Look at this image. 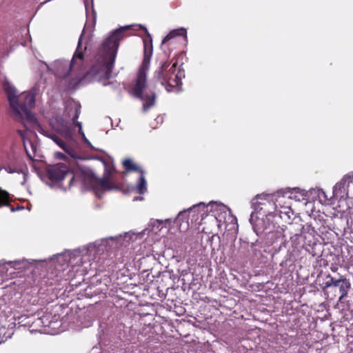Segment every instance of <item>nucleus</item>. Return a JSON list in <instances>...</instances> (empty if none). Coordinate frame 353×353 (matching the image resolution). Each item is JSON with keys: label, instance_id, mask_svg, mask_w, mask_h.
Returning a JSON list of instances; mask_svg holds the SVG:
<instances>
[{"label": "nucleus", "instance_id": "1", "mask_svg": "<svg viewBox=\"0 0 353 353\" xmlns=\"http://www.w3.org/2000/svg\"><path fill=\"white\" fill-rule=\"evenodd\" d=\"M130 28V26H123L110 32L90 61L88 74L97 81L104 80L103 85L110 83L106 81L111 77L119 41L123 39L124 32Z\"/></svg>", "mask_w": 353, "mask_h": 353}, {"label": "nucleus", "instance_id": "2", "mask_svg": "<svg viewBox=\"0 0 353 353\" xmlns=\"http://www.w3.org/2000/svg\"><path fill=\"white\" fill-rule=\"evenodd\" d=\"M43 83L38 82L29 92L17 94L16 88L8 81H5L3 86L8 95L10 107L12 110V117L26 127V123L34 124L37 119L31 112L34 106L35 97L44 89Z\"/></svg>", "mask_w": 353, "mask_h": 353}, {"label": "nucleus", "instance_id": "3", "mask_svg": "<svg viewBox=\"0 0 353 353\" xmlns=\"http://www.w3.org/2000/svg\"><path fill=\"white\" fill-rule=\"evenodd\" d=\"M146 37L143 39L145 56L141 68L139 70L137 79L132 85L131 94L143 102V110L146 112L154 105L155 94L153 90L148 94L146 92L147 72L150 67V57L152 55V37L145 28H143Z\"/></svg>", "mask_w": 353, "mask_h": 353}, {"label": "nucleus", "instance_id": "4", "mask_svg": "<svg viewBox=\"0 0 353 353\" xmlns=\"http://www.w3.org/2000/svg\"><path fill=\"white\" fill-rule=\"evenodd\" d=\"M277 216L275 212H270L266 219L257 218L256 223H252V228L261 243L266 246H271L275 243H282L284 241L283 230L274 221Z\"/></svg>", "mask_w": 353, "mask_h": 353}, {"label": "nucleus", "instance_id": "5", "mask_svg": "<svg viewBox=\"0 0 353 353\" xmlns=\"http://www.w3.org/2000/svg\"><path fill=\"white\" fill-rule=\"evenodd\" d=\"M177 63H170L165 61L154 71L150 80V86L154 90L159 83L164 87L168 92H179L181 90V74L179 72L176 74Z\"/></svg>", "mask_w": 353, "mask_h": 353}, {"label": "nucleus", "instance_id": "6", "mask_svg": "<svg viewBox=\"0 0 353 353\" xmlns=\"http://www.w3.org/2000/svg\"><path fill=\"white\" fill-rule=\"evenodd\" d=\"M85 32L83 29L81 36L79 38L77 47L75 52L72 57V60L68 63L65 60L58 59L54 61L51 65L44 63L46 68L52 72L57 77L60 79H65L69 77L72 70L76 65L80 66L84 62V50H86V46L83 49L82 48V39Z\"/></svg>", "mask_w": 353, "mask_h": 353}, {"label": "nucleus", "instance_id": "7", "mask_svg": "<svg viewBox=\"0 0 353 353\" xmlns=\"http://www.w3.org/2000/svg\"><path fill=\"white\" fill-rule=\"evenodd\" d=\"M136 239V234L131 232H124L123 234H121L115 236L103 238L88 245L85 254L94 256L112 248L127 247L131 241H134Z\"/></svg>", "mask_w": 353, "mask_h": 353}, {"label": "nucleus", "instance_id": "8", "mask_svg": "<svg viewBox=\"0 0 353 353\" xmlns=\"http://www.w3.org/2000/svg\"><path fill=\"white\" fill-rule=\"evenodd\" d=\"M104 165V174L102 179L96 176L91 170L82 172V181L85 186L94 190H112L115 188L112 185V175L115 170L114 165L104 159H101Z\"/></svg>", "mask_w": 353, "mask_h": 353}, {"label": "nucleus", "instance_id": "9", "mask_svg": "<svg viewBox=\"0 0 353 353\" xmlns=\"http://www.w3.org/2000/svg\"><path fill=\"white\" fill-rule=\"evenodd\" d=\"M49 179L54 183H59L65 178H69L68 187L70 188L75 179L73 172L65 164L60 163L49 168L47 170Z\"/></svg>", "mask_w": 353, "mask_h": 353}, {"label": "nucleus", "instance_id": "10", "mask_svg": "<svg viewBox=\"0 0 353 353\" xmlns=\"http://www.w3.org/2000/svg\"><path fill=\"white\" fill-rule=\"evenodd\" d=\"M50 124L53 130L63 136L66 140L73 141V131L69 122L63 119L62 116L57 115L53 117L50 119Z\"/></svg>", "mask_w": 353, "mask_h": 353}, {"label": "nucleus", "instance_id": "11", "mask_svg": "<svg viewBox=\"0 0 353 353\" xmlns=\"http://www.w3.org/2000/svg\"><path fill=\"white\" fill-rule=\"evenodd\" d=\"M32 263L30 261L27 259H21V260H16V261H0V276H12V274H14V272H10L8 273V271L10 269L13 270H26L29 267V265Z\"/></svg>", "mask_w": 353, "mask_h": 353}, {"label": "nucleus", "instance_id": "12", "mask_svg": "<svg viewBox=\"0 0 353 353\" xmlns=\"http://www.w3.org/2000/svg\"><path fill=\"white\" fill-rule=\"evenodd\" d=\"M267 205H272L270 202H266V199L263 197L262 195H257L254 199L252 201V206L254 209V211L252 212L250 218V222L252 225V223H256V219L259 218V216L256 217V220H254L255 214H259L262 216V218L266 219V215L270 212L267 213L265 208Z\"/></svg>", "mask_w": 353, "mask_h": 353}, {"label": "nucleus", "instance_id": "13", "mask_svg": "<svg viewBox=\"0 0 353 353\" xmlns=\"http://www.w3.org/2000/svg\"><path fill=\"white\" fill-rule=\"evenodd\" d=\"M37 122L36 123V124ZM26 127L24 125L26 130H18L17 132L22 138L23 144L26 150L27 156L30 159L33 160V158L36 156L37 146L30 140H26L27 130L29 129L28 125H34V124H30L26 123ZM35 125V123H34Z\"/></svg>", "mask_w": 353, "mask_h": 353}, {"label": "nucleus", "instance_id": "14", "mask_svg": "<svg viewBox=\"0 0 353 353\" xmlns=\"http://www.w3.org/2000/svg\"><path fill=\"white\" fill-rule=\"evenodd\" d=\"M81 104L74 100H69L65 103V113L66 116L71 118L73 125L79 122L77 119L81 112Z\"/></svg>", "mask_w": 353, "mask_h": 353}, {"label": "nucleus", "instance_id": "15", "mask_svg": "<svg viewBox=\"0 0 353 353\" xmlns=\"http://www.w3.org/2000/svg\"><path fill=\"white\" fill-rule=\"evenodd\" d=\"M41 133L53 140L54 142L56 143L66 153H68L71 157H74V151L72 149V148L65 143L63 141H62L59 137H58L54 132L42 129Z\"/></svg>", "mask_w": 353, "mask_h": 353}, {"label": "nucleus", "instance_id": "16", "mask_svg": "<svg viewBox=\"0 0 353 353\" xmlns=\"http://www.w3.org/2000/svg\"><path fill=\"white\" fill-rule=\"evenodd\" d=\"M5 170L8 173H22L23 177H25L28 172L27 165L22 162H17L14 164L8 165L5 168Z\"/></svg>", "mask_w": 353, "mask_h": 353}, {"label": "nucleus", "instance_id": "17", "mask_svg": "<svg viewBox=\"0 0 353 353\" xmlns=\"http://www.w3.org/2000/svg\"><path fill=\"white\" fill-rule=\"evenodd\" d=\"M55 321H53L50 319V316L48 314L43 315L41 317H37L33 322L32 325L35 327H49L54 328V323Z\"/></svg>", "mask_w": 353, "mask_h": 353}, {"label": "nucleus", "instance_id": "18", "mask_svg": "<svg viewBox=\"0 0 353 353\" xmlns=\"http://www.w3.org/2000/svg\"><path fill=\"white\" fill-rule=\"evenodd\" d=\"M187 32L185 28H179L176 30H173L171 32H169L168 34H167L163 39L161 46H163L164 43H165L169 40L176 37L177 36H185L186 37Z\"/></svg>", "mask_w": 353, "mask_h": 353}, {"label": "nucleus", "instance_id": "19", "mask_svg": "<svg viewBox=\"0 0 353 353\" xmlns=\"http://www.w3.org/2000/svg\"><path fill=\"white\" fill-rule=\"evenodd\" d=\"M350 287V283L345 279H341V281L338 283V286L341 296L339 300L341 301L347 294V290Z\"/></svg>", "mask_w": 353, "mask_h": 353}, {"label": "nucleus", "instance_id": "20", "mask_svg": "<svg viewBox=\"0 0 353 353\" xmlns=\"http://www.w3.org/2000/svg\"><path fill=\"white\" fill-rule=\"evenodd\" d=\"M141 175L139 177V182L137 186V192L140 194H144L147 191V183L145 177L143 176V172H140Z\"/></svg>", "mask_w": 353, "mask_h": 353}, {"label": "nucleus", "instance_id": "21", "mask_svg": "<svg viewBox=\"0 0 353 353\" xmlns=\"http://www.w3.org/2000/svg\"><path fill=\"white\" fill-rule=\"evenodd\" d=\"M248 247H250L248 252L249 254L252 256H256L259 250H258L256 248V245H260L262 243L260 241V239H256L254 242L245 243Z\"/></svg>", "mask_w": 353, "mask_h": 353}, {"label": "nucleus", "instance_id": "22", "mask_svg": "<svg viewBox=\"0 0 353 353\" xmlns=\"http://www.w3.org/2000/svg\"><path fill=\"white\" fill-rule=\"evenodd\" d=\"M123 165L128 171L141 172L142 170L139 165L134 164L130 159L124 160Z\"/></svg>", "mask_w": 353, "mask_h": 353}, {"label": "nucleus", "instance_id": "23", "mask_svg": "<svg viewBox=\"0 0 353 353\" xmlns=\"http://www.w3.org/2000/svg\"><path fill=\"white\" fill-rule=\"evenodd\" d=\"M10 200L9 194L6 191L0 189V207L9 205Z\"/></svg>", "mask_w": 353, "mask_h": 353}, {"label": "nucleus", "instance_id": "24", "mask_svg": "<svg viewBox=\"0 0 353 353\" xmlns=\"http://www.w3.org/2000/svg\"><path fill=\"white\" fill-rule=\"evenodd\" d=\"M301 232L303 234H307L312 237H314L315 234H316L314 228L308 223L303 225L301 228Z\"/></svg>", "mask_w": 353, "mask_h": 353}, {"label": "nucleus", "instance_id": "25", "mask_svg": "<svg viewBox=\"0 0 353 353\" xmlns=\"http://www.w3.org/2000/svg\"><path fill=\"white\" fill-rule=\"evenodd\" d=\"M75 127H78L79 128V135L81 136L83 141L86 143L88 146L92 148L90 142L89 141V140L86 138L83 131V129H82V123L81 122H76L75 124L74 125Z\"/></svg>", "mask_w": 353, "mask_h": 353}, {"label": "nucleus", "instance_id": "26", "mask_svg": "<svg viewBox=\"0 0 353 353\" xmlns=\"http://www.w3.org/2000/svg\"><path fill=\"white\" fill-rule=\"evenodd\" d=\"M339 281H341V279H335L333 277H332L331 276L328 275L327 276V280L324 283L325 284L324 288H330V287L336 288L338 286V283Z\"/></svg>", "mask_w": 353, "mask_h": 353}, {"label": "nucleus", "instance_id": "27", "mask_svg": "<svg viewBox=\"0 0 353 353\" xmlns=\"http://www.w3.org/2000/svg\"><path fill=\"white\" fill-rule=\"evenodd\" d=\"M300 189L298 188H293V189H290V188H288L286 189L285 191L283 190H281L280 192H283V196H285V194H290V195L288 196L289 198L292 199V194H293V192H297L298 191H299Z\"/></svg>", "mask_w": 353, "mask_h": 353}, {"label": "nucleus", "instance_id": "28", "mask_svg": "<svg viewBox=\"0 0 353 353\" xmlns=\"http://www.w3.org/2000/svg\"><path fill=\"white\" fill-rule=\"evenodd\" d=\"M54 256H56L58 259V260H60V263H62V265L64 263H67L68 261V257L64 254H59L57 255H55Z\"/></svg>", "mask_w": 353, "mask_h": 353}, {"label": "nucleus", "instance_id": "29", "mask_svg": "<svg viewBox=\"0 0 353 353\" xmlns=\"http://www.w3.org/2000/svg\"><path fill=\"white\" fill-rule=\"evenodd\" d=\"M314 192L315 193H317V196L319 199H321V196H323V197H326V195H325V193L323 191V190L321 189H317V190H312V192Z\"/></svg>", "mask_w": 353, "mask_h": 353}, {"label": "nucleus", "instance_id": "30", "mask_svg": "<svg viewBox=\"0 0 353 353\" xmlns=\"http://www.w3.org/2000/svg\"><path fill=\"white\" fill-rule=\"evenodd\" d=\"M92 19H91V23H92V26H94L96 23L97 14L93 9H92Z\"/></svg>", "mask_w": 353, "mask_h": 353}, {"label": "nucleus", "instance_id": "31", "mask_svg": "<svg viewBox=\"0 0 353 353\" xmlns=\"http://www.w3.org/2000/svg\"><path fill=\"white\" fill-rule=\"evenodd\" d=\"M300 238H302V234H296L293 236H291L290 239L292 241V243H295V241L296 240H299Z\"/></svg>", "mask_w": 353, "mask_h": 353}, {"label": "nucleus", "instance_id": "32", "mask_svg": "<svg viewBox=\"0 0 353 353\" xmlns=\"http://www.w3.org/2000/svg\"><path fill=\"white\" fill-rule=\"evenodd\" d=\"M201 206H202L203 208H204V205H203V203H199V204H198V205H193V206H192V208H190L188 209V210H187V211L190 212V211H192V210H196V209H197V208H199Z\"/></svg>", "mask_w": 353, "mask_h": 353}, {"label": "nucleus", "instance_id": "33", "mask_svg": "<svg viewBox=\"0 0 353 353\" xmlns=\"http://www.w3.org/2000/svg\"><path fill=\"white\" fill-rule=\"evenodd\" d=\"M214 241H218V247H220V244H221L220 237L218 236H212L211 242L212 243Z\"/></svg>", "mask_w": 353, "mask_h": 353}, {"label": "nucleus", "instance_id": "34", "mask_svg": "<svg viewBox=\"0 0 353 353\" xmlns=\"http://www.w3.org/2000/svg\"><path fill=\"white\" fill-rule=\"evenodd\" d=\"M216 207L219 208V210L222 211V210H226L227 207L223 204H220V205H216Z\"/></svg>", "mask_w": 353, "mask_h": 353}, {"label": "nucleus", "instance_id": "35", "mask_svg": "<svg viewBox=\"0 0 353 353\" xmlns=\"http://www.w3.org/2000/svg\"><path fill=\"white\" fill-rule=\"evenodd\" d=\"M85 10H86V17H87V22L85 23V26H86L89 23L90 17H89V14H88V8H87V4L86 3H85Z\"/></svg>", "mask_w": 353, "mask_h": 353}, {"label": "nucleus", "instance_id": "36", "mask_svg": "<svg viewBox=\"0 0 353 353\" xmlns=\"http://www.w3.org/2000/svg\"><path fill=\"white\" fill-rule=\"evenodd\" d=\"M56 156L61 159H63L65 158V155L61 152H57Z\"/></svg>", "mask_w": 353, "mask_h": 353}, {"label": "nucleus", "instance_id": "37", "mask_svg": "<svg viewBox=\"0 0 353 353\" xmlns=\"http://www.w3.org/2000/svg\"><path fill=\"white\" fill-rule=\"evenodd\" d=\"M185 212H186V211H185V210H184V211H183V212H180L179 213V214H178L179 219L181 216H183V214Z\"/></svg>", "mask_w": 353, "mask_h": 353}, {"label": "nucleus", "instance_id": "38", "mask_svg": "<svg viewBox=\"0 0 353 353\" xmlns=\"http://www.w3.org/2000/svg\"><path fill=\"white\" fill-rule=\"evenodd\" d=\"M218 249H219L218 248H216L215 247H212V253H214V252H215V250H218Z\"/></svg>", "mask_w": 353, "mask_h": 353}, {"label": "nucleus", "instance_id": "39", "mask_svg": "<svg viewBox=\"0 0 353 353\" xmlns=\"http://www.w3.org/2000/svg\"><path fill=\"white\" fill-rule=\"evenodd\" d=\"M16 210L14 208H11V211L14 212Z\"/></svg>", "mask_w": 353, "mask_h": 353}, {"label": "nucleus", "instance_id": "40", "mask_svg": "<svg viewBox=\"0 0 353 353\" xmlns=\"http://www.w3.org/2000/svg\"><path fill=\"white\" fill-rule=\"evenodd\" d=\"M25 176H26V175ZM24 181H26V177H24ZM24 183H25V181H23L22 184H24Z\"/></svg>", "mask_w": 353, "mask_h": 353}, {"label": "nucleus", "instance_id": "41", "mask_svg": "<svg viewBox=\"0 0 353 353\" xmlns=\"http://www.w3.org/2000/svg\"><path fill=\"white\" fill-rule=\"evenodd\" d=\"M25 176H26V175ZM24 181H26V177H24ZM24 183H25V181H23L22 184H24Z\"/></svg>", "mask_w": 353, "mask_h": 353}, {"label": "nucleus", "instance_id": "42", "mask_svg": "<svg viewBox=\"0 0 353 353\" xmlns=\"http://www.w3.org/2000/svg\"><path fill=\"white\" fill-rule=\"evenodd\" d=\"M22 208H23L22 207H19V208H17V210L22 209Z\"/></svg>", "mask_w": 353, "mask_h": 353}]
</instances>
